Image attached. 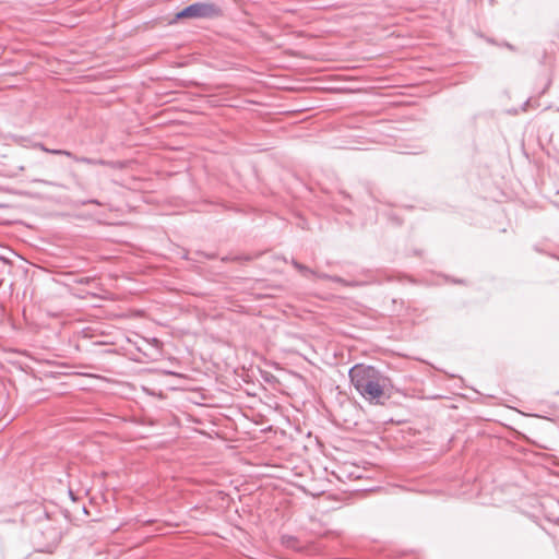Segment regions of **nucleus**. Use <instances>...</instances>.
<instances>
[{
  "instance_id": "12",
  "label": "nucleus",
  "mask_w": 559,
  "mask_h": 559,
  "mask_svg": "<svg viewBox=\"0 0 559 559\" xmlns=\"http://www.w3.org/2000/svg\"><path fill=\"white\" fill-rule=\"evenodd\" d=\"M74 183L76 187L82 188V182L76 175H73Z\"/></svg>"
},
{
  "instance_id": "10",
  "label": "nucleus",
  "mask_w": 559,
  "mask_h": 559,
  "mask_svg": "<svg viewBox=\"0 0 559 559\" xmlns=\"http://www.w3.org/2000/svg\"><path fill=\"white\" fill-rule=\"evenodd\" d=\"M499 46L500 47H506V48H508L511 51H515L516 50V48L512 44H510L508 41L499 43Z\"/></svg>"
},
{
  "instance_id": "14",
  "label": "nucleus",
  "mask_w": 559,
  "mask_h": 559,
  "mask_svg": "<svg viewBox=\"0 0 559 559\" xmlns=\"http://www.w3.org/2000/svg\"><path fill=\"white\" fill-rule=\"evenodd\" d=\"M292 265L297 270V267L299 266L300 262H298L297 260L295 259H292L290 261Z\"/></svg>"
},
{
  "instance_id": "2",
  "label": "nucleus",
  "mask_w": 559,
  "mask_h": 559,
  "mask_svg": "<svg viewBox=\"0 0 559 559\" xmlns=\"http://www.w3.org/2000/svg\"><path fill=\"white\" fill-rule=\"evenodd\" d=\"M223 9L218 4L198 1L179 10L170 23L174 24L181 20H213L223 16Z\"/></svg>"
},
{
  "instance_id": "7",
  "label": "nucleus",
  "mask_w": 559,
  "mask_h": 559,
  "mask_svg": "<svg viewBox=\"0 0 559 559\" xmlns=\"http://www.w3.org/2000/svg\"><path fill=\"white\" fill-rule=\"evenodd\" d=\"M93 281L92 277L90 276H81L79 278L75 280V283L76 284H80V285H87L90 284L91 282Z\"/></svg>"
},
{
  "instance_id": "9",
  "label": "nucleus",
  "mask_w": 559,
  "mask_h": 559,
  "mask_svg": "<svg viewBox=\"0 0 559 559\" xmlns=\"http://www.w3.org/2000/svg\"><path fill=\"white\" fill-rule=\"evenodd\" d=\"M80 204L81 205H86V204L100 205V202L97 199H88V200L81 201Z\"/></svg>"
},
{
  "instance_id": "8",
  "label": "nucleus",
  "mask_w": 559,
  "mask_h": 559,
  "mask_svg": "<svg viewBox=\"0 0 559 559\" xmlns=\"http://www.w3.org/2000/svg\"><path fill=\"white\" fill-rule=\"evenodd\" d=\"M45 152L47 153H50V154H55V155H62L64 156V153L67 150H59V148H46V147H43Z\"/></svg>"
},
{
  "instance_id": "4",
  "label": "nucleus",
  "mask_w": 559,
  "mask_h": 559,
  "mask_svg": "<svg viewBox=\"0 0 559 559\" xmlns=\"http://www.w3.org/2000/svg\"><path fill=\"white\" fill-rule=\"evenodd\" d=\"M81 160L83 164L107 166L112 169H122L124 167V164L120 160H106L103 158H91V157H85V159H81Z\"/></svg>"
},
{
  "instance_id": "17",
  "label": "nucleus",
  "mask_w": 559,
  "mask_h": 559,
  "mask_svg": "<svg viewBox=\"0 0 559 559\" xmlns=\"http://www.w3.org/2000/svg\"><path fill=\"white\" fill-rule=\"evenodd\" d=\"M558 394H559V391H558Z\"/></svg>"
},
{
  "instance_id": "3",
  "label": "nucleus",
  "mask_w": 559,
  "mask_h": 559,
  "mask_svg": "<svg viewBox=\"0 0 559 559\" xmlns=\"http://www.w3.org/2000/svg\"><path fill=\"white\" fill-rule=\"evenodd\" d=\"M356 275L358 277L349 280L338 275H331L320 272V274H318V278L337 283L346 287H365L370 285H380L382 283L378 276V273L369 269H360L357 271Z\"/></svg>"
},
{
  "instance_id": "13",
  "label": "nucleus",
  "mask_w": 559,
  "mask_h": 559,
  "mask_svg": "<svg viewBox=\"0 0 559 559\" xmlns=\"http://www.w3.org/2000/svg\"><path fill=\"white\" fill-rule=\"evenodd\" d=\"M72 159H73L74 162H76V163H82V160H81V159H85V156H78V155H75V154H74V155L72 156Z\"/></svg>"
},
{
  "instance_id": "11",
  "label": "nucleus",
  "mask_w": 559,
  "mask_h": 559,
  "mask_svg": "<svg viewBox=\"0 0 559 559\" xmlns=\"http://www.w3.org/2000/svg\"><path fill=\"white\" fill-rule=\"evenodd\" d=\"M480 37L484 38L490 45L499 46V43H497L496 39L492 37H488V36H484V35H480Z\"/></svg>"
},
{
  "instance_id": "16",
  "label": "nucleus",
  "mask_w": 559,
  "mask_h": 559,
  "mask_svg": "<svg viewBox=\"0 0 559 559\" xmlns=\"http://www.w3.org/2000/svg\"><path fill=\"white\" fill-rule=\"evenodd\" d=\"M73 155H74V154H73L72 152L68 151V150H67V151H66V153H64V156H67V157L71 158V159H72V156H73Z\"/></svg>"
},
{
  "instance_id": "6",
  "label": "nucleus",
  "mask_w": 559,
  "mask_h": 559,
  "mask_svg": "<svg viewBox=\"0 0 559 559\" xmlns=\"http://www.w3.org/2000/svg\"><path fill=\"white\" fill-rule=\"evenodd\" d=\"M255 257L253 255H250V254H245V255H235L233 258H228V257H225L223 258L222 260L223 261H251L253 260Z\"/></svg>"
},
{
  "instance_id": "15",
  "label": "nucleus",
  "mask_w": 559,
  "mask_h": 559,
  "mask_svg": "<svg viewBox=\"0 0 559 559\" xmlns=\"http://www.w3.org/2000/svg\"><path fill=\"white\" fill-rule=\"evenodd\" d=\"M69 496H70L71 500H73V501L76 500V497H75L74 492L71 489L69 490Z\"/></svg>"
},
{
  "instance_id": "5",
  "label": "nucleus",
  "mask_w": 559,
  "mask_h": 559,
  "mask_svg": "<svg viewBox=\"0 0 559 559\" xmlns=\"http://www.w3.org/2000/svg\"><path fill=\"white\" fill-rule=\"evenodd\" d=\"M297 271L306 278H309V277L318 278V274H320V272L312 270L302 263L299 264V266L297 267Z\"/></svg>"
},
{
  "instance_id": "1",
  "label": "nucleus",
  "mask_w": 559,
  "mask_h": 559,
  "mask_svg": "<svg viewBox=\"0 0 559 559\" xmlns=\"http://www.w3.org/2000/svg\"><path fill=\"white\" fill-rule=\"evenodd\" d=\"M350 382L361 397L372 405H384L391 399L390 379L376 367L357 364L349 369Z\"/></svg>"
}]
</instances>
